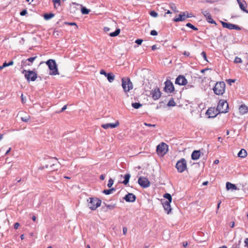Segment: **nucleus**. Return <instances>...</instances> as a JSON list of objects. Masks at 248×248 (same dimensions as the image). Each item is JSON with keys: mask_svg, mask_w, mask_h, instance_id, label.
Segmentation results:
<instances>
[{"mask_svg": "<svg viewBox=\"0 0 248 248\" xmlns=\"http://www.w3.org/2000/svg\"><path fill=\"white\" fill-rule=\"evenodd\" d=\"M226 189L227 190H229L230 189L232 190H236L237 189V188L234 184L228 182L226 183Z\"/></svg>", "mask_w": 248, "mask_h": 248, "instance_id": "25", "label": "nucleus"}, {"mask_svg": "<svg viewBox=\"0 0 248 248\" xmlns=\"http://www.w3.org/2000/svg\"><path fill=\"white\" fill-rule=\"evenodd\" d=\"M214 93L217 95H222L225 91V84L224 82H217L213 88Z\"/></svg>", "mask_w": 248, "mask_h": 248, "instance_id": "2", "label": "nucleus"}, {"mask_svg": "<svg viewBox=\"0 0 248 248\" xmlns=\"http://www.w3.org/2000/svg\"><path fill=\"white\" fill-rule=\"evenodd\" d=\"M119 124H119V121H117L115 123H108V124H102L101 125V127L105 129H107L109 128H114L118 126L119 125Z\"/></svg>", "mask_w": 248, "mask_h": 248, "instance_id": "17", "label": "nucleus"}, {"mask_svg": "<svg viewBox=\"0 0 248 248\" xmlns=\"http://www.w3.org/2000/svg\"><path fill=\"white\" fill-rule=\"evenodd\" d=\"M19 223H16L15 224H14V228L15 229H17L19 226Z\"/></svg>", "mask_w": 248, "mask_h": 248, "instance_id": "49", "label": "nucleus"}, {"mask_svg": "<svg viewBox=\"0 0 248 248\" xmlns=\"http://www.w3.org/2000/svg\"><path fill=\"white\" fill-rule=\"evenodd\" d=\"M150 34L151 35L155 36L157 35V32L155 30H152L151 31Z\"/></svg>", "mask_w": 248, "mask_h": 248, "instance_id": "44", "label": "nucleus"}, {"mask_svg": "<svg viewBox=\"0 0 248 248\" xmlns=\"http://www.w3.org/2000/svg\"><path fill=\"white\" fill-rule=\"evenodd\" d=\"M68 24L69 25H75V26H76L77 29H78V26L77 25V24H76V23L72 22V23H68Z\"/></svg>", "mask_w": 248, "mask_h": 248, "instance_id": "54", "label": "nucleus"}, {"mask_svg": "<svg viewBox=\"0 0 248 248\" xmlns=\"http://www.w3.org/2000/svg\"><path fill=\"white\" fill-rule=\"evenodd\" d=\"M206 114L208 115L209 118H215L217 115L220 113L217 108L215 107H211L208 108L206 112Z\"/></svg>", "mask_w": 248, "mask_h": 248, "instance_id": "12", "label": "nucleus"}, {"mask_svg": "<svg viewBox=\"0 0 248 248\" xmlns=\"http://www.w3.org/2000/svg\"><path fill=\"white\" fill-rule=\"evenodd\" d=\"M202 13L209 23L216 24L215 21L212 19L211 14L208 11H204Z\"/></svg>", "mask_w": 248, "mask_h": 248, "instance_id": "18", "label": "nucleus"}, {"mask_svg": "<svg viewBox=\"0 0 248 248\" xmlns=\"http://www.w3.org/2000/svg\"><path fill=\"white\" fill-rule=\"evenodd\" d=\"M144 124L145 125L148 126L149 127H155L156 126L155 124H147L146 123H145Z\"/></svg>", "mask_w": 248, "mask_h": 248, "instance_id": "47", "label": "nucleus"}, {"mask_svg": "<svg viewBox=\"0 0 248 248\" xmlns=\"http://www.w3.org/2000/svg\"><path fill=\"white\" fill-rule=\"evenodd\" d=\"M163 197L165 198H166L168 200V202H171L172 201V198H171V196L170 195V194L169 193H166L164 195Z\"/></svg>", "mask_w": 248, "mask_h": 248, "instance_id": "33", "label": "nucleus"}, {"mask_svg": "<svg viewBox=\"0 0 248 248\" xmlns=\"http://www.w3.org/2000/svg\"><path fill=\"white\" fill-rule=\"evenodd\" d=\"M187 83V79L183 76H179L175 80V84L180 85H186Z\"/></svg>", "mask_w": 248, "mask_h": 248, "instance_id": "16", "label": "nucleus"}, {"mask_svg": "<svg viewBox=\"0 0 248 248\" xmlns=\"http://www.w3.org/2000/svg\"><path fill=\"white\" fill-rule=\"evenodd\" d=\"M156 49V45H153V46H152V49L153 50H155V49Z\"/></svg>", "mask_w": 248, "mask_h": 248, "instance_id": "61", "label": "nucleus"}, {"mask_svg": "<svg viewBox=\"0 0 248 248\" xmlns=\"http://www.w3.org/2000/svg\"><path fill=\"white\" fill-rule=\"evenodd\" d=\"M115 189L113 188H112L109 189H105L103 191V193L106 195H109L112 193V191H114Z\"/></svg>", "mask_w": 248, "mask_h": 248, "instance_id": "35", "label": "nucleus"}, {"mask_svg": "<svg viewBox=\"0 0 248 248\" xmlns=\"http://www.w3.org/2000/svg\"><path fill=\"white\" fill-rule=\"evenodd\" d=\"M170 202H165L163 203V206L164 210L166 211L168 214H169L171 211L170 204Z\"/></svg>", "mask_w": 248, "mask_h": 248, "instance_id": "20", "label": "nucleus"}, {"mask_svg": "<svg viewBox=\"0 0 248 248\" xmlns=\"http://www.w3.org/2000/svg\"><path fill=\"white\" fill-rule=\"evenodd\" d=\"M67 108V106L64 105L62 108L61 110L60 111L61 112L64 111Z\"/></svg>", "mask_w": 248, "mask_h": 248, "instance_id": "53", "label": "nucleus"}, {"mask_svg": "<svg viewBox=\"0 0 248 248\" xmlns=\"http://www.w3.org/2000/svg\"><path fill=\"white\" fill-rule=\"evenodd\" d=\"M130 178V175L129 174H126L124 175V180L123 181V183L124 185H126L129 182V179Z\"/></svg>", "mask_w": 248, "mask_h": 248, "instance_id": "28", "label": "nucleus"}, {"mask_svg": "<svg viewBox=\"0 0 248 248\" xmlns=\"http://www.w3.org/2000/svg\"><path fill=\"white\" fill-rule=\"evenodd\" d=\"M120 32V30L117 29L114 32H111L109 34V35L111 37H114L118 35Z\"/></svg>", "mask_w": 248, "mask_h": 248, "instance_id": "32", "label": "nucleus"}, {"mask_svg": "<svg viewBox=\"0 0 248 248\" xmlns=\"http://www.w3.org/2000/svg\"><path fill=\"white\" fill-rule=\"evenodd\" d=\"M11 150V148H9V149L6 151L5 155L8 154L10 152Z\"/></svg>", "mask_w": 248, "mask_h": 248, "instance_id": "63", "label": "nucleus"}, {"mask_svg": "<svg viewBox=\"0 0 248 248\" xmlns=\"http://www.w3.org/2000/svg\"><path fill=\"white\" fill-rule=\"evenodd\" d=\"M188 244L187 242H183V245L184 247H186L187 246Z\"/></svg>", "mask_w": 248, "mask_h": 248, "instance_id": "60", "label": "nucleus"}, {"mask_svg": "<svg viewBox=\"0 0 248 248\" xmlns=\"http://www.w3.org/2000/svg\"><path fill=\"white\" fill-rule=\"evenodd\" d=\"M107 78L109 82H112L115 79V76L112 73H109L107 74Z\"/></svg>", "mask_w": 248, "mask_h": 248, "instance_id": "27", "label": "nucleus"}, {"mask_svg": "<svg viewBox=\"0 0 248 248\" xmlns=\"http://www.w3.org/2000/svg\"><path fill=\"white\" fill-rule=\"evenodd\" d=\"M219 160L218 159H216L214 162V164H217L218 163H219Z\"/></svg>", "mask_w": 248, "mask_h": 248, "instance_id": "62", "label": "nucleus"}, {"mask_svg": "<svg viewBox=\"0 0 248 248\" xmlns=\"http://www.w3.org/2000/svg\"><path fill=\"white\" fill-rule=\"evenodd\" d=\"M36 217L35 216H33L32 217V219L33 220V221H35L36 220Z\"/></svg>", "mask_w": 248, "mask_h": 248, "instance_id": "64", "label": "nucleus"}, {"mask_svg": "<svg viewBox=\"0 0 248 248\" xmlns=\"http://www.w3.org/2000/svg\"><path fill=\"white\" fill-rule=\"evenodd\" d=\"M52 2L54 4V7L55 9H57L61 5L60 0H53Z\"/></svg>", "mask_w": 248, "mask_h": 248, "instance_id": "29", "label": "nucleus"}, {"mask_svg": "<svg viewBox=\"0 0 248 248\" xmlns=\"http://www.w3.org/2000/svg\"><path fill=\"white\" fill-rule=\"evenodd\" d=\"M164 91L168 93H172L174 91V87L172 82L170 80H167L165 82Z\"/></svg>", "mask_w": 248, "mask_h": 248, "instance_id": "10", "label": "nucleus"}, {"mask_svg": "<svg viewBox=\"0 0 248 248\" xmlns=\"http://www.w3.org/2000/svg\"><path fill=\"white\" fill-rule=\"evenodd\" d=\"M151 94L153 99L155 100L158 99L160 97L161 93L159 89L156 88L151 91Z\"/></svg>", "mask_w": 248, "mask_h": 248, "instance_id": "15", "label": "nucleus"}, {"mask_svg": "<svg viewBox=\"0 0 248 248\" xmlns=\"http://www.w3.org/2000/svg\"><path fill=\"white\" fill-rule=\"evenodd\" d=\"M7 66H8V63H7L6 62H4L3 64V67H4V68Z\"/></svg>", "mask_w": 248, "mask_h": 248, "instance_id": "59", "label": "nucleus"}, {"mask_svg": "<svg viewBox=\"0 0 248 248\" xmlns=\"http://www.w3.org/2000/svg\"><path fill=\"white\" fill-rule=\"evenodd\" d=\"M120 32V30L117 29L114 32H111L109 34V35L111 37H114L118 35Z\"/></svg>", "mask_w": 248, "mask_h": 248, "instance_id": "31", "label": "nucleus"}, {"mask_svg": "<svg viewBox=\"0 0 248 248\" xmlns=\"http://www.w3.org/2000/svg\"><path fill=\"white\" fill-rule=\"evenodd\" d=\"M234 221H232L230 223V227L231 228H233L234 226Z\"/></svg>", "mask_w": 248, "mask_h": 248, "instance_id": "55", "label": "nucleus"}, {"mask_svg": "<svg viewBox=\"0 0 248 248\" xmlns=\"http://www.w3.org/2000/svg\"><path fill=\"white\" fill-rule=\"evenodd\" d=\"M237 1L239 3L240 9L244 12L248 13V11L246 9L247 5L246 2L244 1L242 2L240 0H237Z\"/></svg>", "mask_w": 248, "mask_h": 248, "instance_id": "22", "label": "nucleus"}, {"mask_svg": "<svg viewBox=\"0 0 248 248\" xmlns=\"http://www.w3.org/2000/svg\"><path fill=\"white\" fill-rule=\"evenodd\" d=\"M247 155V152L245 149H241L238 154V156L241 158H244Z\"/></svg>", "mask_w": 248, "mask_h": 248, "instance_id": "26", "label": "nucleus"}, {"mask_svg": "<svg viewBox=\"0 0 248 248\" xmlns=\"http://www.w3.org/2000/svg\"><path fill=\"white\" fill-rule=\"evenodd\" d=\"M219 112L227 113L229 109V105L226 100L221 99L218 102L217 107Z\"/></svg>", "mask_w": 248, "mask_h": 248, "instance_id": "5", "label": "nucleus"}, {"mask_svg": "<svg viewBox=\"0 0 248 248\" xmlns=\"http://www.w3.org/2000/svg\"><path fill=\"white\" fill-rule=\"evenodd\" d=\"M124 199L126 202H134L136 200V196L133 193H128Z\"/></svg>", "mask_w": 248, "mask_h": 248, "instance_id": "19", "label": "nucleus"}, {"mask_svg": "<svg viewBox=\"0 0 248 248\" xmlns=\"http://www.w3.org/2000/svg\"><path fill=\"white\" fill-rule=\"evenodd\" d=\"M176 168L179 172H184L187 168L186 161L184 158H182L178 161L176 164Z\"/></svg>", "mask_w": 248, "mask_h": 248, "instance_id": "8", "label": "nucleus"}, {"mask_svg": "<svg viewBox=\"0 0 248 248\" xmlns=\"http://www.w3.org/2000/svg\"><path fill=\"white\" fill-rule=\"evenodd\" d=\"M226 81L230 84H231V83H233L235 82V80L232 79H227Z\"/></svg>", "mask_w": 248, "mask_h": 248, "instance_id": "48", "label": "nucleus"}, {"mask_svg": "<svg viewBox=\"0 0 248 248\" xmlns=\"http://www.w3.org/2000/svg\"><path fill=\"white\" fill-rule=\"evenodd\" d=\"M27 13V10H23V11H22L20 14L21 16H24L25 15H26Z\"/></svg>", "mask_w": 248, "mask_h": 248, "instance_id": "46", "label": "nucleus"}, {"mask_svg": "<svg viewBox=\"0 0 248 248\" xmlns=\"http://www.w3.org/2000/svg\"><path fill=\"white\" fill-rule=\"evenodd\" d=\"M88 206L92 210H96L101 205V201L96 198H89L87 200Z\"/></svg>", "mask_w": 248, "mask_h": 248, "instance_id": "1", "label": "nucleus"}, {"mask_svg": "<svg viewBox=\"0 0 248 248\" xmlns=\"http://www.w3.org/2000/svg\"><path fill=\"white\" fill-rule=\"evenodd\" d=\"M122 86L125 93H127L133 89V84L129 78H122Z\"/></svg>", "mask_w": 248, "mask_h": 248, "instance_id": "3", "label": "nucleus"}, {"mask_svg": "<svg viewBox=\"0 0 248 248\" xmlns=\"http://www.w3.org/2000/svg\"><path fill=\"white\" fill-rule=\"evenodd\" d=\"M37 56H36L35 57L29 58L27 60L22 61L21 66L24 67L27 66L31 65L33 61L37 58Z\"/></svg>", "mask_w": 248, "mask_h": 248, "instance_id": "14", "label": "nucleus"}, {"mask_svg": "<svg viewBox=\"0 0 248 248\" xmlns=\"http://www.w3.org/2000/svg\"><path fill=\"white\" fill-rule=\"evenodd\" d=\"M142 106V105L141 104H140V103H133L132 104V106L136 108V109H138L139 108H140L141 106Z\"/></svg>", "mask_w": 248, "mask_h": 248, "instance_id": "34", "label": "nucleus"}, {"mask_svg": "<svg viewBox=\"0 0 248 248\" xmlns=\"http://www.w3.org/2000/svg\"><path fill=\"white\" fill-rule=\"evenodd\" d=\"M150 15L153 16V17H156L158 16V14L157 13L154 11H152L151 12H150Z\"/></svg>", "mask_w": 248, "mask_h": 248, "instance_id": "40", "label": "nucleus"}, {"mask_svg": "<svg viewBox=\"0 0 248 248\" xmlns=\"http://www.w3.org/2000/svg\"><path fill=\"white\" fill-rule=\"evenodd\" d=\"M171 8L172 9L173 11L175 12H177L178 11L177 10L176 7L173 5V6H171Z\"/></svg>", "mask_w": 248, "mask_h": 248, "instance_id": "52", "label": "nucleus"}, {"mask_svg": "<svg viewBox=\"0 0 248 248\" xmlns=\"http://www.w3.org/2000/svg\"><path fill=\"white\" fill-rule=\"evenodd\" d=\"M168 151V146L165 142H161L156 147V152L157 154L161 156H163L167 154Z\"/></svg>", "mask_w": 248, "mask_h": 248, "instance_id": "6", "label": "nucleus"}, {"mask_svg": "<svg viewBox=\"0 0 248 248\" xmlns=\"http://www.w3.org/2000/svg\"><path fill=\"white\" fill-rule=\"evenodd\" d=\"M100 74L101 75H103L104 76H105L106 77L107 76V74H108V73H107L104 70H101L100 71Z\"/></svg>", "mask_w": 248, "mask_h": 248, "instance_id": "45", "label": "nucleus"}, {"mask_svg": "<svg viewBox=\"0 0 248 248\" xmlns=\"http://www.w3.org/2000/svg\"><path fill=\"white\" fill-rule=\"evenodd\" d=\"M14 64V62L13 61H10L8 63V66L12 65Z\"/></svg>", "mask_w": 248, "mask_h": 248, "instance_id": "56", "label": "nucleus"}, {"mask_svg": "<svg viewBox=\"0 0 248 248\" xmlns=\"http://www.w3.org/2000/svg\"><path fill=\"white\" fill-rule=\"evenodd\" d=\"M138 183L143 188H147L150 186V181L145 177H140L138 179Z\"/></svg>", "mask_w": 248, "mask_h": 248, "instance_id": "9", "label": "nucleus"}, {"mask_svg": "<svg viewBox=\"0 0 248 248\" xmlns=\"http://www.w3.org/2000/svg\"><path fill=\"white\" fill-rule=\"evenodd\" d=\"M239 110L241 115H244L248 112V107L245 105H242L240 106Z\"/></svg>", "mask_w": 248, "mask_h": 248, "instance_id": "23", "label": "nucleus"}, {"mask_svg": "<svg viewBox=\"0 0 248 248\" xmlns=\"http://www.w3.org/2000/svg\"><path fill=\"white\" fill-rule=\"evenodd\" d=\"M183 54L186 56V57H189L190 56V53L188 51H185L184 53H183Z\"/></svg>", "mask_w": 248, "mask_h": 248, "instance_id": "50", "label": "nucleus"}, {"mask_svg": "<svg viewBox=\"0 0 248 248\" xmlns=\"http://www.w3.org/2000/svg\"><path fill=\"white\" fill-rule=\"evenodd\" d=\"M142 42H143V40L142 39H137L135 41V43H137L138 45H141V43H142Z\"/></svg>", "mask_w": 248, "mask_h": 248, "instance_id": "43", "label": "nucleus"}, {"mask_svg": "<svg viewBox=\"0 0 248 248\" xmlns=\"http://www.w3.org/2000/svg\"><path fill=\"white\" fill-rule=\"evenodd\" d=\"M167 105L170 107H174L176 106V103L173 99H171L169 101Z\"/></svg>", "mask_w": 248, "mask_h": 248, "instance_id": "37", "label": "nucleus"}, {"mask_svg": "<svg viewBox=\"0 0 248 248\" xmlns=\"http://www.w3.org/2000/svg\"><path fill=\"white\" fill-rule=\"evenodd\" d=\"M54 16V14L52 13L46 14L44 15V17L46 20H48Z\"/></svg>", "mask_w": 248, "mask_h": 248, "instance_id": "30", "label": "nucleus"}, {"mask_svg": "<svg viewBox=\"0 0 248 248\" xmlns=\"http://www.w3.org/2000/svg\"><path fill=\"white\" fill-rule=\"evenodd\" d=\"M81 11L82 14H88L90 12V10L85 7H82L81 9Z\"/></svg>", "mask_w": 248, "mask_h": 248, "instance_id": "36", "label": "nucleus"}, {"mask_svg": "<svg viewBox=\"0 0 248 248\" xmlns=\"http://www.w3.org/2000/svg\"><path fill=\"white\" fill-rule=\"evenodd\" d=\"M21 113L22 114V115L21 117V120L23 122L26 123L29 122L31 119V116L27 114L26 112H21Z\"/></svg>", "mask_w": 248, "mask_h": 248, "instance_id": "24", "label": "nucleus"}, {"mask_svg": "<svg viewBox=\"0 0 248 248\" xmlns=\"http://www.w3.org/2000/svg\"><path fill=\"white\" fill-rule=\"evenodd\" d=\"M46 64L48 66L49 69L51 71L50 75H56L59 74L55 60L49 59L47 62H46Z\"/></svg>", "mask_w": 248, "mask_h": 248, "instance_id": "4", "label": "nucleus"}, {"mask_svg": "<svg viewBox=\"0 0 248 248\" xmlns=\"http://www.w3.org/2000/svg\"><path fill=\"white\" fill-rule=\"evenodd\" d=\"M123 233L125 235L127 233V229L126 227H124L123 229Z\"/></svg>", "mask_w": 248, "mask_h": 248, "instance_id": "51", "label": "nucleus"}, {"mask_svg": "<svg viewBox=\"0 0 248 248\" xmlns=\"http://www.w3.org/2000/svg\"><path fill=\"white\" fill-rule=\"evenodd\" d=\"M201 55L202 56V57L203 58V59L207 61V57H206V52H204V51H202L201 53Z\"/></svg>", "mask_w": 248, "mask_h": 248, "instance_id": "42", "label": "nucleus"}, {"mask_svg": "<svg viewBox=\"0 0 248 248\" xmlns=\"http://www.w3.org/2000/svg\"><path fill=\"white\" fill-rule=\"evenodd\" d=\"M22 73L24 74L25 77L28 81H34L37 78V74L33 71L24 70Z\"/></svg>", "mask_w": 248, "mask_h": 248, "instance_id": "7", "label": "nucleus"}, {"mask_svg": "<svg viewBox=\"0 0 248 248\" xmlns=\"http://www.w3.org/2000/svg\"><path fill=\"white\" fill-rule=\"evenodd\" d=\"M234 62L235 63H241L242 62V61L240 58L236 57L234 60Z\"/></svg>", "mask_w": 248, "mask_h": 248, "instance_id": "39", "label": "nucleus"}, {"mask_svg": "<svg viewBox=\"0 0 248 248\" xmlns=\"http://www.w3.org/2000/svg\"><path fill=\"white\" fill-rule=\"evenodd\" d=\"M186 26L192 29H193V30L194 31H197L198 30V28L195 27L194 26H193L192 24L190 23H188L186 24Z\"/></svg>", "mask_w": 248, "mask_h": 248, "instance_id": "38", "label": "nucleus"}, {"mask_svg": "<svg viewBox=\"0 0 248 248\" xmlns=\"http://www.w3.org/2000/svg\"><path fill=\"white\" fill-rule=\"evenodd\" d=\"M221 22L223 27L224 28H227L230 30L234 29L237 31H240L241 29L239 26L236 25H234L230 23L225 22L223 21H221Z\"/></svg>", "mask_w": 248, "mask_h": 248, "instance_id": "13", "label": "nucleus"}, {"mask_svg": "<svg viewBox=\"0 0 248 248\" xmlns=\"http://www.w3.org/2000/svg\"><path fill=\"white\" fill-rule=\"evenodd\" d=\"M201 156V152L199 150L194 151L191 155V158L194 160L198 159Z\"/></svg>", "mask_w": 248, "mask_h": 248, "instance_id": "21", "label": "nucleus"}, {"mask_svg": "<svg viewBox=\"0 0 248 248\" xmlns=\"http://www.w3.org/2000/svg\"><path fill=\"white\" fill-rule=\"evenodd\" d=\"M245 243L246 244V245L248 247V238H246L245 240Z\"/></svg>", "mask_w": 248, "mask_h": 248, "instance_id": "58", "label": "nucleus"}, {"mask_svg": "<svg viewBox=\"0 0 248 248\" xmlns=\"http://www.w3.org/2000/svg\"><path fill=\"white\" fill-rule=\"evenodd\" d=\"M113 184V180L111 178L109 179V180H108V187H110L112 186Z\"/></svg>", "mask_w": 248, "mask_h": 248, "instance_id": "41", "label": "nucleus"}, {"mask_svg": "<svg viewBox=\"0 0 248 248\" xmlns=\"http://www.w3.org/2000/svg\"><path fill=\"white\" fill-rule=\"evenodd\" d=\"M192 16V15L191 14H189L187 12H183L179 15L178 17L174 18L173 19V21L176 22L182 21H184L187 18L191 17Z\"/></svg>", "mask_w": 248, "mask_h": 248, "instance_id": "11", "label": "nucleus"}, {"mask_svg": "<svg viewBox=\"0 0 248 248\" xmlns=\"http://www.w3.org/2000/svg\"><path fill=\"white\" fill-rule=\"evenodd\" d=\"M100 179L101 180H104L105 179V176L103 174L101 175L100 176Z\"/></svg>", "mask_w": 248, "mask_h": 248, "instance_id": "57", "label": "nucleus"}]
</instances>
